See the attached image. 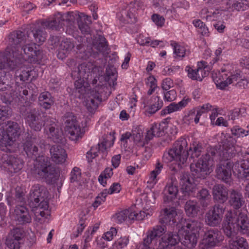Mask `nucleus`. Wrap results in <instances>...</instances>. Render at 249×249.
<instances>
[{"label": "nucleus", "mask_w": 249, "mask_h": 249, "mask_svg": "<svg viewBox=\"0 0 249 249\" xmlns=\"http://www.w3.org/2000/svg\"><path fill=\"white\" fill-rule=\"evenodd\" d=\"M236 153L233 145L229 141H226L222 145L215 147H210L207 152L202 155L196 162L191 163L190 170L195 178H205L212 171L213 157L218 155L220 160H225L233 157Z\"/></svg>", "instance_id": "obj_1"}, {"label": "nucleus", "mask_w": 249, "mask_h": 249, "mask_svg": "<svg viewBox=\"0 0 249 249\" xmlns=\"http://www.w3.org/2000/svg\"><path fill=\"white\" fill-rule=\"evenodd\" d=\"M187 146L186 140L180 139L176 142L171 148L164 152L162 156L163 161L172 162L169 166L171 171L177 172L186 166L189 155L191 158L194 159L198 157L201 154L203 148L201 144L194 143L190 146L189 151Z\"/></svg>", "instance_id": "obj_2"}, {"label": "nucleus", "mask_w": 249, "mask_h": 249, "mask_svg": "<svg viewBox=\"0 0 249 249\" xmlns=\"http://www.w3.org/2000/svg\"><path fill=\"white\" fill-rule=\"evenodd\" d=\"M226 162L218 164L216 170V176L218 179L226 183H229L231 179V170L234 169L241 174L243 178L249 180V160L243 159L234 164L226 160Z\"/></svg>", "instance_id": "obj_3"}, {"label": "nucleus", "mask_w": 249, "mask_h": 249, "mask_svg": "<svg viewBox=\"0 0 249 249\" xmlns=\"http://www.w3.org/2000/svg\"><path fill=\"white\" fill-rule=\"evenodd\" d=\"M32 174L36 178L45 179L49 183L54 182L57 178L55 168L48 157L41 156L36 159Z\"/></svg>", "instance_id": "obj_4"}, {"label": "nucleus", "mask_w": 249, "mask_h": 249, "mask_svg": "<svg viewBox=\"0 0 249 249\" xmlns=\"http://www.w3.org/2000/svg\"><path fill=\"white\" fill-rule=\"evenodd\" d=\"M48 191L44 186L36 184L33 186L28 197V203L32 208L47 210Z\"/></svg>", "instance_id": "obj_5"}, {"label": "nucleus", "mask_w": 249, "mask_h": 249, "mask_svg": "<svg viewBox=\"0 0 249 249\" xmlns=\"http://www.w3.org/2000/svg\"><path fill=\"white\" fill-rule=\"evenodd\" d=\"M20 128L15 122L8 121L5 132L0 134V149L11 152L10 147L20 134Z\"/></svg>", "instance_id": "obj_6"}, {"label": "nucleus", "mask_w": 249, "mask_h": 249, "mask_svg": "<svg viewBox=\"0 0 249 249\" xmlns=\"http://www.w3.org/2000/svg\"><path fill=\"white\" fill-rule=\"evenodd\" d=\"M20 112L24 116L26 122L30 127L35 131H40L43 126V115L41 119H39V111L36 108L22 106L20 108Z\"/></svg>", "instance_id": "obj_7"}, {"label": "nucleus", "mask_w": 249, "mask_h": 249, "mask_svg": "<svg viewBox=\"0 0 249 249\" xmlns=\"http://www.w3.org/2000/svg\"><path fill=\"white\" fill-rule=\"evenodd\" d=\"M62 123L65 131L70 135V139L72 141H77L80 136L81 129L74 114L71 112H66L62 118Z\"/></svg>", "instance_id": "obj_8"}, {"label": "nucleus", "mask_w": 249, "mask_h": 249, "mask_svg": "<svg viewBox=\"0 0 249 249\" xmlns=\"http://www.w3.org/2000/svg\"><path fill=\"white\" fill-rule=\"evenodd\" d=\"M224 239L222 232L217 229L206 231L199 244L200 249H208L218 246Z\"/></svg>", "instance_id": "obj_9"}, {"label": "nucleus", "mask_w": 249, "mask_h": 249, "mask_svg": "<svg viewBox=\"0 0 249 249\" xmlns=\"http://www.w3.org/2000/svg\"><path fill=\"white\" fill-rule=\"evenodd\" d=\"M43 126L48 138L54 142L60 143L63 141V133L57 126L55 120L49 116H44Z\"/></svg>", "instance_id": "obj_10"}, {"label": "nucleus", "mask_w": 249, "mask_h": 249, "mask_svg": "<svg viewBox=\"0 0 249 249\" xmlns=\"http://www.w3.org/2000/svg\"><path fill=\"white\" fill-rule=\"evenodd\" d=\"M37 145L40 148L45 146V141L36 134H33L30 137H27L23 144V149L28 157L33 159L37 158L38 149Z\"/></svg>", "instance_id": "obj_11"}, {"label": "nucleus", "mask_w": 249, "mask_h": 249, "mask_svg": "<svg viewBox=\"0 0 249 249\" xmlns=\"http://www.w3.org/2000/svg\"><path fill=\"white\" fill-rule=\"evenodd\" d=\"M225 207L221 204H215L205 214L206 223L211 227L218 226L221 222Z\"/></svg>", "instance_id": "obj_12"}, {"label": "nucleus", "mask_w": 249, "mask_h": 249, "mask_svg": "<svg viewBox=\"0 0 249 249\" xmlns=\"http://www.w3.org/2000/svg\"><path fill=\"white\" fill-rule=\"evenodd\" d=\"M113 145V142L107 139H104L96 147H92L90 151L87 153L86 157L88 162H92V160L102 154V158L105 159L107 155V149Z\"/></svg>", "instance_id": "obj_13"}, {"label": "nucleus", "mask_w": 249, "mask_h": 249, "mask_svg": "<svg viewBox=\"0 0 249 249\" xmlns=\"http://www.w3.org/2000/svg\"><path fill=\"white\" fill-rule=\"evenodd\" d=\"M21 50L31 63H40L45 59L43 51L36 50L35 44H27L22 46Z\"/></svg>", "instance_id": "obj_14"}, {"label": "nucleus", "mask_w": 249, "mask_h": 249, "mask_svg": "<svg viewBox=\"0 0 249 249\" xmlns=\"http://www.w3.org/2000/svg\"><path fill=\"white\" fill-rule=\"evenodd\" d=\"M206 62L203 61L198 62L196 69L187 66L185 71L187 72L188 76L192 80L202 81L203 79L209 74V71L206 70Z\"/></svg>", "instance_id": "obj_15"}, {"label": "nucleus", "mask_w": 249, "mask_h": 249, "mask_svg": "<svg viewBox=\"0 0 249 249\" xmlns=\"http://www.w3.org/2000/svg\"><path fill=\"white\" fill-rule=\"evenodd\" d=\"M179 229L178 232L169 231L165 234L160 240L158 249H169L175 246L181 240Z\"/></svg>", "instance_id": "obj_16"}, {"label": "nucleus", "mask_w": 249, "mask_h": 249, "mask_svg": "<svg viewBox=\"0 0 249 249\" xmlns=\"http://www.w3.org/2000/svg\"><path fill=\"white\" fill-rule=\"evenodd\" d=\"M166 231L165 226L157 225L152 230L146 233V237L143 240L142 243L139 245L138 249H149V245L152 241L157 237L161 236Z\"/></svg>", "instance_id": "obj_17"}, {"label": "nucleus", "mask_w": 249, "mask_h": 249, "mask_svg": "<svg viewBox=\"0 0 249 249\" xmlns=\"http://www.w3.org/2000/svg\"><path fill=\"white\" fill-rule=\"evenodd\" d=\"M233 213L231 211H228L226 215L223 223L222 229L225 235L230 239L236 236L237 227L233 220Z\"/></svg>", "instance_id": "obj_18"}, {"label": "nucleus", "mask_w": 249, "mask_h": 249, "mask_svg": "<svg viewBox=\"0 0 249 249\" xmlns=\"http://www.w3.org/2000/svg\"><path fill=\"white\" fill-rule=\"evenodd\" d=\"M233 213L237 231L243 234L249 235V216L244 212Z\"/></svg>", "instance_id": "obj_19"}, {"label": "nucleus", "mask_w": 249, "mask_h": 249, "mask_svg": "<svg viewBox=\"0 0 249 249\" xmlns=\"http://www.w3.org/2000/svg\"><path fill=\"white\" fill-rule=\"evenodd\" d=\"M29 34L20 31H15L9 35V43L14 48H18L23 43H27L30 40L29 39Z\"/></svg>", "instance_id": "obj_20"}, {"label": "nucleus", "mask_w": 249, "mask_h": 249, "mask_svg": "<svg viewBox=\"0 0 249 249\" xmlns=\"http://www.w3.org/2000/svg\"><path fill=\"white\" fill-rule=\"evenodd\" d=\"M143 104L145 105L147 114L150 115L155 114L163 106L162 100L158 95L151 97L150 100L145 99Z\"/></svg>", "instance_id": "obj_21"}, {"label": "nucleus", "mask_w": 249, "mask_h": 249, "mask_svg": "<svg viewBox=\"0 0 249 249\" xmlns=\"http://www.w3.org/2000/svg\"><path fill=\"white\" fill-rule=\"evenodd\" d=\"M2 166L11 173H16L19 172L23 167L22 160L13 156H9L3 162Z\"/></svg>", "instance_id": "obj_22"}, {"label": "nucleus", "mask_w": 249, "mask_h": 249, "mask_svg": "<svg viewBox=\"0 0 249 249\" xmlns=\"http://www.w3.org/2000/svg\"><path fill=\"white\" fill-rule=\"evenodd\" d=\"M177 215V213L175 208L173 207L165 208L161 212L160 221L162 224L174 226L177 223L176 219Z\"/></svg>", "instance_id": "obj_23"}, {"label": "nucleus", "mask_w": 249, "mask_h": 249, "mask_svg": "<svg viewBox=\"0 0 249 249\" xmlns=\"http://www.w3.org/2000/svg\"><path fill=\"white\" fill-rule=\"evenodd\" d=\"M15 220L19 225H25L31 222L32 218L28 210L24 206L16 207L14 211Z\"/></svg>", "instance_id": "obj_24"}, {"label": "nucleus", "mask_w": 249, "mask_h": 249, "mask_svg": "<svg viewBox=\"0 0 249 249\" xmlns=\"http://www.w3.org/2000/svg\"><path fill=\"white\" fill-rule=\"evenodd\" d=\"M229 204L231 207L235 210L241 208L245 203V200L241 192L234 189L230 191Z\"/></svg>", "instance_id": "obj_25"}, {"label": "nucleus", "mask_w": 249, "mask_h": 249, "mask_svg": "<svg viewBox=\"0 0 249 249\" xmlns=\"http://www.w3.org/2000/svg\"><path fill=\"white\" fill-rule=\"evenodd\" d=\"M202 226V223L198 220H188L186 221L180 227L179 225L178 228L179 229V233L182 232H189L191 233H195L199 235V231Z\"/></svg>", "instance_id": "obj_26"}, {"label": "nucleus", "mask_w": 249, "mask_h": 249, "mask_svg": "<svg viewBox=\"0 0 249 249\" xmlns=\"http://www.w3.org/2000/svg\"><path fill=\"white\" fill-rule=\"evenodd\" d=\"M50 152L52 160L56 164H62L65 161L67 155L65 150L61 146L53 145Z\"/></svg>", "instance_id": "obj_27"}, {"label": "nucleus", "mask_w": 249, "mask_h": 249, "mask_svg": "<svg viewBox=\"0 0 249 249\" xmlns=\"http://www.w3.org/2000/svg\"><path fill=\"white\" fill-rule=\"evenodd\" d=\"M213 199L224 206L223 204L228 198L227 189L221 184H217L213 186Z\"/></svg>", "instance_id": "obj_28"}, {"label": "nucleus", "mask_w": 249, "mask_h": 249, "mask_svg": "<svg viewBox=\"0 0 249 249\" xmlns=\"http://www.w3.org/2000/svg\"><path fill=\"white\" fill-rule=\"evenodd\" d=\"M67 17V15L58 13L53 19L45 21L42 25L46 28L57 30L62 27L64 21L68 20Z\"/></svg>", "instance_id": "obj_29"}, {"label": "nucleus", "mask_w": 249, "mask_h": 249, "mask_svg": "<svg viewBox=\"0 0 249 249\" xmlns=\"http://www.w3.org/2000/svg\"><path fill=\"white\" fill-rule=\"evenodd\" d=\"M54 101V97L48 91L40 93L38 97V105L45 110L50 109L53 105Z\"/></svg>", "instance_id": "obj_30"}, {"label": "nucleus", "mask_w": 249, "mask_h": 249, "mask_svg": "<svg viewBox=\"0 0 249 249\" xmlns=\"http://www.w3.org/2000/svg\"><path fill=\"white\" fill-rule=\"evenodd\" d=\"M165 124L164 122L160 124H153L150 130H148L145 138V141L146 143L148 141L152 140L154 137H161L164 134V126L163 125Z\"/></svg>", "instance_id": "obj_31"}, {"label": "nucleus", "mask_w": 249, "mask_h": 249, "mask_svg": "<svg viewBox=\"0 0 249 249\" xmlns=\"http://www.w3.org/2000/svg\"><path fill=\"white\" fill-rule=\"evenodd\" d=\"M181 237V243L187 248L193 249L197 244L199 235L184 231L182 232Z\"/></svg>", "instance_id": "obj_32"}, {"label": "nucleus", "mask_w": 249, "mask_h": 249, "mask_svg": "<svg viewBox=\"0 0 249 249\" xmlns=\"http://www.w3.org/2000/svg\"><path fill=\"white\" fill-rule=\"evenodd\" d=\"M178 192V187L176 183L173 181L168 183L163 190L164 201L165 202L171 201L177 197Z\"/></svg>", "instance_id": "obj_33"}, {"label": "nucleus", "mask_w": 249, "mask_h": 249, "mask_svg": "<svg viewBox=\"0 0 249 249\" xmlns=\"http://www.w3.org/2000/svg\"><path fill=\"white\" fill-rule=\"evenodd\" d=\"M190 99L189 98H184L178 104L172 103L165 108L162 109L160 112L161 115H164L168 113L177 111L185 107L190 102Z\"/></svg>", "instance_id": "obj_34"}, {"label": "nucleus", "mask_w": 249, "mask_h": 249, "mask_svg": "<svg viewBox=\"0 0 249 249\" xmlns=\"http://www.w3.org/2000/svg\"><path fill=\"white\" fill-rule=\"evenodd\" d=\"M181 184L183 199H186L195 191L196 184L193 182L189 178L185 177L181 179Z\"/></svg>", "instance_id": "obj_35"}, {"label": "nucleus", "mask_w": 249, "mask_h": 249, "mask_svg": "<svg viewBox=\"0 0 249 249\" xmlns=\"http://www.w3.org/2000/svg\"><path fill=\"white\" fill-rule=\"evenodd\" d=\"M196 197L203 208H207L211 203V196L209 190L206 188L198 190Z\"/></svg>", "instance_id": "obj_36"}, {"label": "nucleus", "mask_w": 249, "mask_h": 249, "mask_svg": "<svg viewBox=\"0 0 249 249\" xmlns=\"http://www.w3.org/2000/svg\"><path fill=\"white\" fill-rule=\"evenodd\" d=\"M215 75V77H213L217 88L223 89L228 86V72L226 69H222L221 72L216 73Z\"/></svg>", "instance_id": "obj_37"}, {"label": "nucleus", "mask_w": 249, "mask_h": 249, "mask_svg": "<svg viewBox=\"0 0 249 249\" xmlns=\"http://www.w3.org/2000/svg\"><path fill=\"white\" fill-rule=\"evenodd\" d=\"M90 18V17L86 15L84 13H81L79 15V18L77 19V24L78 28L82 33L85 34H89L90 30L87 22H91Z\"/></svg>", "instance_id": "obj_38"}, {"label": "nucleus", "mask_w": 249, "mask_h": 249, "mask_svg": "<svg viewBox=\"0 0 249 249\" xmlns=\"http://www.w3.org/2000/svg\"><path fill=\"white\" fill-rule=\"evenodd\" d=\"M230 249H248V244L243 237L236 236L229 240Z\"/></svg>", "instance_id": "obj_39"}, {"label": "nucleus", "mask_w": 249, "mask_h": 249, "mask_svg": "<svg viewBox=\"0 0 249 249\" xmlns=\"http://www.w3.org/2000/svg\"><path fill=\"white\" fill-rule=\"evenodd\" d=\"M93 47L100 52H105L108 48L105 37L102 35H98L93 42Z\"/></svg>", "instance_id": "obj_40"}, {"label": "nucleus", "mask_w": 249, "mask_h": 249, "mask_svg": "<svg viewBox=\"0 0 249 249\" xmlns=\"http://www.w3.org/2000/svg\"><path fill=\"white\" fill-rule=\"evenodd\" d=\"M184 209L186 214L189 216L192 217L196 216L199 211V207L197 205L196 201L191 200L186 202Z\"/></svg>", "instance_id": "obj_41"}, {"label": "nucleus", "mask_w": 249, "mask_h": 249, "mask_svg": "<svg viewBox=\"0 0 249 249\" xmlns=\"http://www.w3.org/2000/svg\"><path fill=\"white\" fill-rule=\"evenodd\" d=\"M105 78L109 85L114 86L116 85L117 71L116 69L113 67H107L106 68Z\"/></svg>", "instance_id": "obj_42"}, {"label": "nucleus", "mask_w": 249, "mask_h": 249, "mask_svg": "<svg viewBox=\"0 0 249 249\" xmlns=\"http://www.w3.org/2000/svg\"><path fill=\"white\" fill-rule=\"evenodd\" d=\"M163 168V164L159 160H157L155 164V169L151 172L149 180L148 181V182H150L154 184H156L158 180L157 177L161 173Z\"/></svg>", "instance_id": "obj_43"}, {"label": "nucleus", "mask_w": 249, "mask_h": 249, "mask_svg": "<svg viewBox=\"0 0 249 249\" xmlns=\"http://www.w3.org/2000/svg\"><path fill=\"white\" fill-rule=\"evenodd\" d=\"M130 215L131 210L125 209L116 213L113 217L116 223H122L127 218L129 219Z\"/></svg>", "instance_id": "obj_44"}, {"label": "nucleus", "mask_w": 249, "mask_h": 249, "mask_svg": "<svg viewBox=\"0 0 249 249\" xmlns=\"http://www.w3.org/2000/svg\"><path fill=\"white\" fill-rule=\"evenodd\" d=\"M75 46L73 40L70 38L64 39L61 42L59 47L60 50L64 51L66 53H69Z\"/></svg>", "instance_id": "obj_45"}, {"label": "nucleus", "mask_w": 249, "mask_h": 249, "mask_svg": "<svg viewBox=\"0 0 249 249\" xmlns=\"http://www.w3.org/2000/svg\"><path fill=\"white\" fill-rule=\"evenodd\" d=\"M229 3L231 5L232 8L238 11L246 10L249 7L247 0H230Z\"/></svg>", "instance_id": "obj_46"}, {"label": "nucleus", "mask_w": 249, "mask_h": 249, "mask_svg": "<svg viewBox=\"0 0 249 249\" xmlns=\"http://www.w3.org/2000/svg\"><path fill=\"white\" fill-rule=\"evenodd\" d=\"M113 173L111 168H106L98 177V181L103 186H106L107 179L110 178Z\"/></svg>", "instance_id": "obj_47"}, {"label": "nucleus", "mask_w": 249, "mask_h": 249, "mask_svg": "<svg viewBox=\"0 0 249 249\" xmlns=\"http://www.w3.org/2000/svg\"><path fill=\"white\" fill-rule=\"evenodd\" d=\"M90 73V69L88 66V65L85 63L81 64L78 67L77 78L82 77L85 79H88Z\"/></svg>", "instance_id": "obj_48"}, {"label": "nucleus", "mask_w": 249, "mask_h": 249, "mask_svg": "<svg viewBox=\"0 0 249 249\" xmlns=\"http://www.w3.org/2000/svg\"><path fill=\"white\" fill-rule=\"evenodd\" d=\"M95 99H96L99 102H101V98L99 97V95H96L94 99L89 98L87 100L86 103V107L88 111L91 113L93 112L98 107V103L95 101Z\"/></svg>", "instance_id": "obj_49"}, {"label": "nucleus", "mask_w": 249, "mask_h": 249, "mask_svg": "<svg viewBox=\"0 0 249 249\" xmlns=\"http://www.w3.org/2000/svg\"><path fill=\"white\" fill-rule=\"evenodd\" d=\"M196 110L193 108L188 111V112L183 117V121L185 123L189 124L194 121L196 124L199 122V118L196 114Z\"/></svg>", "instance_id": "obj_50"}, {"label": "nucleus", "mask_w": 249, "mask_h": 249, "mask_svg": "<svg viewBox=\"0 0 249 249\" xmlns=\"http://www.w3.org/2000/svg\"><path fill=\"white\" fill-rule=\"evenodd\" d=\"M33 34L36 42L41 43L46 40V33L45 30L42 28H38L35 31H33Z\"/></svg>", "instance_id": "obj_51"}, {"label": "nucleus", "mask_w": 249, "mask_h": 249, "mask_svg": "<svg viewBox=\"0 0 249 249\" xmlns=\"http://www.w3.org/2000/svg\"><path fill=\"white\" fill-rule=\"evenodd\" d=\"M134 142L138 146H144L145 142L142 141L143 139V132L142 130H136L133 132L132 135Z\"/></svg>", "instance_id": "obj_52"}, {"label": "nucleus", "mask_w": 249, "mask_h": 249, "mask_svg": "<svg viewBox=\"0 0 249 249\" xmlns=\"http://www.w3.org/2000/svg\"><path fill=\"white\" fill-rule=\"evenodd\" d=\"M24 235L25 232L23 228H16L11 231L9 236L19 241L24 237Z\"/></svg>", "instance_id": "obj_53"}, {"label": "nucleus", "mask_w": 249, "mask_h": 249, "mask_svg": "<svg viewBox=\"0 0 249 249\" xmlns=\"http://www.w3.org/2000/svg\"><path fill=\"white\" fill-rule=\"evenodd\" d=\"M129 239L126 237H121L118 239L113 245L114 249H122L128 244Z\"/></svg>", "instance_id": "obj_54"}, {"label": "nucleus", "mask_w": 249, "mask_h": 249, "mask_svg": "<svg viewBox=\"0 0 249 249\" xmlns=\"http://www.w3.org/2000/svg\"><path fill=\"white\" fill-rule=\"evenodd\" d=\"M11 115V111L8 107H0V123Z\"/></svg>", "instance_id": "obj_55"}, {"label": "nucleus", "mask_w": 249, "mask_h": 249, "mask_svg": "<svg viewBox=\"0 0 249 249\" xmlns=\"http://www.w3.org/2000/svg\"><path fill=\"white\" fill-rule=\"evenodd\" d=\"M5 244L9 249H19L20 247L19 242L11 237L10 236L6 239Z\"/></svg>", "instance_id": "obj_56"}, {"label": "nucleus", "mask_w": 249, "mask_h": 249, "mask_svg": "<svg viewBox=\"0 0 249 249\" xmlns=\"http://www.w3.org/2000/svg\"><path fill=\"white\" fill-rule=\"evenodd\" d=\"M85 79L83 78L78 77L74 83V86L77 91L81 94H84L85 91L86 87L85 84Z\"/></svg>", "instance_id": "obj_57"}, {"label": "nucleus", "mask_w": 249, "mask_h": 249, "mask_svg": "<svg viewBox=\"0 0 249 249\" xmlns=\"http://www.w3.org/2000/svg\"><path fill=\"white\" fill-rule=\"evenodd\" d=\"M106 196L107 193L106 192L104 193L102 192L100 193L96 197L95 200L92 205L95 209L105 201Z\"/></svg>", "instance_id": "obj_58"}, {"label": "nucleus", "mask_w": 249, "mask_h": 249, "mask_svg": "<svg viewBox=\"0 0 249 249\" xmlns=\"http://www.w3.org/2000/svg\"><path fill=\"white\" fill-rule=\"evenodd\" d=\"M171 45L174 47V52L177 56L182 57L184 56L185 50L183 47L178 45L175 42H173Z\"/></svg>", "instance_id": "obj_59"}, {"label": "nucleus", "mask_w": 249, "mask_h": 249, "mask_svg": "<svg viewBox=\"0 0 249 249\" xmlns=\"http://www.w3.org/2000/svg\"><path fill=\"white\" fill-rule=\"evenodd\" d=\"M143 7V3L140 0L132 1L127 6L128 9L130 10V11L132 13H136L138 10L142 9Z\"/></svg>", "instance_id": "obj_60"}, {"label": "nucleus", "mask_w": 249, "mask_h": 249, "mask_svg": "<svg viewBox=\"0 0 249 249\" xmlns=\"http://www.w3.org/2000/svg\"><path fill=\"white\" fill-rule=\"evenodd\" d=\"M31 70L28 69L21 71H18L16 72L17 79L19 78L20 81L24 82L28 80L31 75Z\"/></svg>", "instance_id": "obj_61"}, {"label": "nucleus", "mask_w": 249, "mask_h": 249, "mask_svg": "<svg viewBox=\"0 0 249 249\" xmlns=\"http://www.w3.org/2000/svg\"><path fill=\"white\" fill-rule=\"evenodd\" d=\"M245 113V110L244 108H235L230 111L229 119H231L232 120H235V119H238L240 115L245 116V114H244Z\"/></svg>", "instance_id": "obj_62"}, {"label": "nucleus", "mask_w": 249, "mask_h": 249, "mask_svg": "<svg viewBox=\"0 0 249 249\" xmlns=\"http://www.w3.org/2000/svg\"><path fill=\"white\" fill-rule=\"evenodd\" d=\"M212 106L209 103L203 105L200 107L195 108L196 110V114L199 118L203 114L211 109Z\"/></svg>", "instance_id": "obj_63"}, {"label": "nucleus", "mask_w": 249, "mask_h": 249, "mask_svg": "<svg viewBox=\"0 0 249 249\" xmlns=\"http://www.w3.org/2000/svg\"><path fill=\"white\" fill-rule=\"evenodd\" d=\"M232 135L236 138H239L245 136L246 130L238 125L233 126L231 129Z\"/></svg>", "instance_id": "obj_64"}]
</instances>
